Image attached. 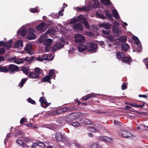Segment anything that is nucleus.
<instances>
[{
    "label": "nucleus",
    "instance_id": "obj_1",
    "mask_svg": "<svg viewBox=\"0 0 148 148\" xmlns=\"http://www.w3.org/2000/svg\"><path fill=\"white\" fill-rule=\"evenodd\" d=\"M65 38H61L60 39L61 42H57L53 46L52 50L53 52L57 50H58L61 49L64 45V44H68V42L65 39Z\"/></svg>",
    "mask_w": 148,
    "mask_h": 148
},
{
    "label": "nucleus",
    "instance_id": "obj_2",
    "mask_svg": "<svg viewBox=\"0 0 148 148\" xmlns=\"http://www.w3.org/2000/svg\"><path fill=\"white\" fill-rule=\"evenodd\" d=\"M45 38H40L39 39V42L43 43L44 45L46 46L45 48L46 51L48 52L49 49V47L53 42V40L50 38L46 39Z\"/></svg>",
    "mask_w": 148,
    "mask_h": 148
},
{
    "label": "nucleus",
    "instance_id": "obj_3",
    "mask_svg": "<svg viewBox=\"0 0 148 148\" xmlns=\"http://www.w3.org/2000/svg\"><path fill=\"white\" fill-rule=\"evenodd\" d=\"M108 39L111 42H113V44L114 45H119L122 42H125L127 40V38H108Z\"/></svg>",
    "mask_w": 148,
    "mask_h": 148
},
{
    "label": "nucleus",
    "instance_id": "obj_4",
    "mask_svg": "<svg viewBox=\"0 0 148 148\" xmlns=\"http://www.w3.org/2000/svg\"><path fill=\"white\" fill-rule=\"evenodd\" d=\"M130 39H131L136 44V47H137L138 48L135 49L133 50V51L136 52L137 51L138 52H140L142 49V47L141 46L139 40L138 38H129Z\"/></svg>",
    "mask_w": 148,
    "mask_h": 148
},
{
    "label": "nucleus",
    "instance_id": "obj_5",
    "mask_svg": "<svg viewBox=\"0 0 148 148\" xmlns=\"http://www.w3.org/2000/svg\"><path fill=\"white\" fill-rule=\"evenodd\" d=\"M87 49L89 51H92L95 53L97 49V45L93 42H89L86 44Z\"/></svg>",
    "mask_w": 148,
    "mask_h": 148
},
{
    "label": "nucleus",
    "instance_id": "obj_6",
    "mask_svg": "<svg viewBox=\"0 0 148 148\" xmlns=\"http://www.w3.org/2000/svg\"><path fill=\"white\" fill-rule=\"evenodd\" d=\"M79 116V113H73L67 116L65 119L66 121L69 122L73 121L78 118Z\"/></svg>",
    "mask_w": 148,
    "mask_h": 148
},
{
    "label": "nucleus",
    "instance_id": "obj_7",
    "mask_svg": "<svg viewBox=\"0 0 148 148\" xmlns=\"http://www.w3.org/2000/svg\"><path fill=\"white\" fill-rule=\"evenodd\" d=\"M118 134L119 136L124 138H127L130 137L132 135V134L130 132L122 130L119 132Z\"/></svg>",
    "mask_w": 148,
    "mask_h": 148
},
{
    "label": "nucleus",
    "instance_id": "obj_8",
    "mask_svg": "<svg viewBox=\"0 0 148 148\" xmlns=\"http://www.w3.org/2000/svg\"><path fill=\"white\" fill-rule=\"evenodd\" d=\"M8 61L10 62H14L17 64L23 63V60L22 58H19L17 57H14L8 59Z\"/></svg>",
    "mask_w": 148,
    "mask_h": 148
},
{
    "label": "nucleus",
    "instance_id": "obj_9",
    "mask_svg": "<svg viewBox=\"0 0 148 148\" xmlns=\"http://www.w3.org/2000/svg\"><path fill=\"white\" fill-rule=\"evenodd\" d=\"M27 30L25 27L21 28L17 31V35L18 36H25L27 33Z\"/></svg>",
    "mask_w": 148,
    "mask_h": 148
},
{
    "label": "nucleus",
    "instance_id": "obj_10",
    "mask_svg": "<svg viewBox=\"0 0 148 148\" xmlns=\"http://www.w3.org/2000/svg\"><path fill=\"white\" fill-rule=\"evenodd\" d=\"M27 33L26 37H36V31L32 28H29L27 30Z\"/></svg>",
    "mask_w": 148,
    "mask_h": 148
},
{
    "label": "nucleus",
    "instance_id": "obj_11",
    "mask_svg": "<svg viewBox=\"0 0 148 148\" xmlns=\"http://www.w3.org/2000/svg\"><path fill=\"white\" fill-rule=\"evenodd\" d=\"M8 71H10L11 73H13L15 71H17L19 70L18 66L13 65L10 64L8 66Z\"/></svg>",
    "mask_w": 148,
    "mask_h": 148
},
{
    "label": "nucleus",
    "instance_id": "obj_12",
    "mask_svg": "<svg viewBox=\"0 0 148 148\" xmlns=\"http://www.w3.org/2000/svg\"><path fill=\"white\" fill-rule=\"evenodd\" d=\"M74 29L80 32H82L83 30V25L79 23H75L73 25Z\"/></svg>",
    "mask_w": 148,
    "mask_h": 148
},
{
    "label": "nucleus",
    "instance_id": "obj_13",
    "mask_svg": "<svg viewBox=\"0 0 148 148\" xmlns=\"http://www.w3.org/2000/svg\"><path fill=\"white\" fill-rule=\"evenodd\" d=\"M23 46V41L21 40H19L14 43V48L20 50L21 49Z\"/></svg>",
    "mask_w": 148,
    "mask_h": 148
},
{
    "label": "nucleus",
    "instance_id": "obj_14",
    "mask_svg": "<svg viewBox=\"0 0 148 148\" xmlns=\"http://www.w3.org/2000/svg\"><path fill=\"white\" fill-rule=\"evenodd\" d=\"M25 50L27 53L30 55H32L33 54V51L32 46L30 44H28L25 47Z\"/></svg>",
    "mask_w": 148,
    "mask_h": 148
},
{
    "label": "nucleus",
    "instance_id": "obj_15",
    "mask_svg": "<svg viewBox=\"0 0 148 148\" xmlns=\"http://www.w3.org/2000/svg\"><path fill=\"white\" fill-rule=\"evenodd\" d=\"M98 139L101 141H103L109 143H111L112 142L111 138L106 136H100L99 137Z\"/></svg>",
    "mask_w": 148,
    "mask_h": 148
},
{
    "label": "nucleus",
    "instance_id": "obj_16",
    "mask_svg": "<svg viewBox=\"0 0 148 148\" xmlns=\"http://www.w3.org/2000/svg\"><path fill=\"white\" fill-rule=\"evenodd\" d=\"M55 32V30L53 29H49L44 34V36H41L40 37H48L47 35H49V36H52Z\"/></svg>",
    "mask_w": 148,
    "mask_h": 148
},
{
    "label": "nucleus",
    "instance_id": "obj_17",
    "mask_svg": "<svg viewBox=\"0 0 148 148\" xmlns=\"http://www.w3.org/2000/svg\"><path fill=\"white\" fill-rule=\"evenodd\" d=\"M56 138L59 141H62L65 138V136L64 134L57 132L56 134Z\"/></svg>",
    "mask_w": 148,
    "mask_h": 148
},
{
    "label": "nucleus",
    "instance_id": "obj_18",
    "mask_svg": "<svg viewBox=\"0 0 148 148\" xmlns=\"http://www.w3.org/2000/svg\"><path fill=\"white\" fill-rule=\"evenodd\" d=\"M75 42L77 44H80L84 42L86 40L85 38H74Z\"/></svg>",
    "mask_w": 148,
    "mask_h": 148
},
{
    "label": "nucleus",
    "instance_id": "obj_19",
    "mask_svg": "<svg viewBox=\"0 0 148 148\" xmlns=\"http://www.w3.org/2000/svg\"><path fill=\"white\" fill-rule=\"evenodd\" d=\"M99 26L100 28L103 27L104 28L108 29H109L111 27V24L110 23H100L99 25Z\"/></svg>",
    "mask_w": 148,
    "mask_h": 148
},
{
    "label": "nucleus",
    "instance_id": "obj_20",
    "mask_svg": "<svg viewBox=\"0 0 148 148\" xmlns=\"http://www.w3.org/2000/svg\"><path fill=\"white\" fill-rule=\"evenodd\" d=\"M113 30L114 35L117 37L119 36L121 33V29L119 28L116 27L114 25L113 27Z\"/></svg>",
    "mask_w": 148,
    "mask_h": 148
},
{
    "label": "nucleus",
    "instance_id": "obj_21",
    "mask_svg": "<svg viewBox=\"0 0 148 148\" xmlns=\"http://www.w3.org/2000/svg\"><path fill=\"white\" fill-rule=\"evenodd\" d=\"M45 26V23L43 22L38 25L36 27V29L40 32L42 31Z\"/></svg>",
    "mask_w": 148,
    "mask_h": 148
},
{
    "label": "nucleus",
    "instance_id": "obj_22",
    "mask_svg": "<svg viewBox=\"0 0 148 148\" xmlns=\"http://www.w3.org/2000/svg\"><path fill=\"white\" fill-rule=\"evenodd\" d=\"M29 78L33 79H39V76L38 74L32 72L29 73Z\"/></svg>",
    "mask_w": 148,
    "mask_h": 148
},
{
    "label": "nucleus",
    "instance_id": "obj_23",
    "mask_svg": "<svg viewBox=\"0 0 148 148\" xmlns=\"http://www.w3.org/2000/svg\"><path fill=\"white\" fill-rule=\"evenodd\" d=\"M80 122L83 124L90 125L91 124V121L87 119L83 118L80 120Z\"/></svg>",
    "mask_w": 148,
    "mask_h": 148
},
{
    "label": "nucleus",
    "instance_id": "obj_24",
    "mask_svg": "<svg viewBox=\"0 0 148 148\" xmlns=\"http://www.w3.org/2000/svg\"><path fill=\"white\" fill-rule=\"evenodd\" d=\"M78 49L79 52H83L87 49L86 45H84L82 44L79 45L78 47Z\"/></svg>",
    "mask_w": 148,
    "mask_h": 148
},
{
    "label": "nucleus",
    "instance_id": "obj_25",
    "mask_svg": "<svg viewBox=\"0 0 148 148\" xmlns=\"http://www.w3.org/2000/svg\"><path fill=\"white\" fill-rule=\"evenodd\" d=\"M122 61L123 62L127 63L130 65V63L132 62V60L130 57H124L123 59L122 60Z\"/></svg>",
    "mask_w": 148,
    "mask_h": 148
},
{
    "label": "nucleus",
    "instance_id": "obj_26",
    "mask_svg": "<svg viewBox=\"0 0 148 148\" xmlns=\"http://www.w3.org/2000/svg\"><path fill=\"white\" fill-rule=\"evenodd\" d=\"M116 56L117 59L119 60H122L125 57L124 54L121 52H117Z\"/></svg>",
    "mask_w": 148,
    "mask_h": 148
},
{
    "label": "nucleus",
    "instance_id": "obj_27",
    "mask_svg": "<svg viewBox=\"0 0 148 148\" xmlns=\"http://www.w3.org/2000/svg\"><path fill=\"white\" fill-rule=\"evenodd\" d=\"M16 143L22 146L24 148H27L28 146L26 144L23 142L21 140L18 139L16 140Z\"/></svg>",
    "mask_w": 148,
    "mask_h": 148
},
{
    "label": "nucleus",
    "instance_id": "obj_28",
    "mask_svg": "<svg viewBox=\"0 0 148 148\" xmlns=\"http://www.w3.org/2000/svg\"><path fill=\"white\" fill-rule=\"evenodd\" d=\"M130 48L129 45L125 43H123L121 46L122 50L123 51H127Z\"/></svg>",
    "mask_w": 148,
    "mask_h": 148
},
{
    "label": "nucleus",
    "instance_id": "obj_29",
    "mask_svg": "<svg viewBox=\"0 0 148 148\" xmlns=\"http://www.w3.org/2000/svg\"><path fill=\"white\" fill-rule=\"evenodd\" d=\"M112 14L113 16L115 18L118 19L119 18V15L118 12L116 10L114 9L112 10Z\"/></svg>",
    "mask_w": 148,
    "mask_h": 148
},
{
    "label": "nucleus",
    "instance_id": "obj_30",
    "mask_svg": "<svg viewBox=\"0 0 148 148\" xmlns=\"http://www.w3.org/2000/svg\"><path fill=\"white\" fill-rule=\"evenodd\" d=\"M12 44V40H10L9 41L5 43H4V47H5L7 48H10L11 47Z\"/></svg>",
    "mask_w": 148,
    "mask_h": 148
},
{
    "label": "nucleus",
    "instance_id": "obj_31",
    "mask_svg": "<svg viewBox=\"0 0 148 148\" xmlns=\"http://www.w3.org/2000/svg\"><path fill=\"white\" fill-rule=\"evenodd\" d=\"M39 101L41 103V104L43 103L47 105V106L49 105L48 104L47 102V101L45 98L44 97H41L40 98Z\"/></svg>",
    "mask_w": 148,
    "mask_h": 148
},
{
    "label": "nucleus",
    "instance_id": "obj_32",
    "mask_svg": "<svg viewBox=\"0 0 148 148\" xmlns=\"http://www.w3.org/2000/svg\"><path fill=\"white\" fill-rule=\"evenodd\" d=\"M76 8L80 12L81 11H84L86 12H87L88 10V9L85 7V6L82 7V8H80L79 7H77Z\"/></svg>",
    "mask_w": 148,
    "mask_h": 148
},
{
    "label": "nucleus",
    "instance_id": "obj_33",
    "mask_svg": "<svg viewBox=\"0 0 148 148\" xmlns=\"http://www.w3.org/2000/svg\"><path fill=\"white\" fill-rule=\"evenodd\" d=\"M101 2L102 4L106 5L112 4V3L110 0H101Z\"/></svg>",
    "mask_w": 148,
    "mask_h": 148
},
{
    "label": "nucleus",
    "instance_id": "obj_34",
    "mask_svg": "<svg viewBox=\"0 0 148 148\" xmlns=\"http://www.w3.org/2000/svg\"><path fill=\"white\" fill-rule=\"evenodd\" d=\"M8 66L0 67V72H7L8 71Z\"/></svg>",
    "mask_w": 148,
    "mask_h": 148
},
{
    "label": "nucleus",
    "instance_id": "obj_35",
    "mask_svg": "<svg viewBox=\"0 0 148 148\" xmlns=\"http://www.w3.org/2000/svg\"><path fill=\"white\" fill-rule=\"evenodd\" d=\"M91 148H101V146L98 143H94L91 145Z\"/></svg>",
    "mask_w": 148,
    "mask_h": 148
},
{
    "label": "nucleus",
    "instance_id": "obj_36",
    "mask_svg": "<svg viewBox=\"0 0 148 148\" xmlns=\"http://www.w3.org/2000/svg\"><path fill=\"white\" fill-rule=\"evenodd\" d=\"M130 105L132 107H135L136 108H143L145 105V103H143L142 105H137L136 103H130Z\"/></svg>",
    "mask_w": 148,
    "mask_h": 148
},
{
    "label": "nucleus",
    "instance_id": "obj_37",
    "mask_svg": "<svg viewBox=\"0 0 148 148\" xmlns=\"http://www.w3.org/2000/svg\"><path fill=\"white\" fill-rule=\"evenodd\" d=\"M85 19H86L84 18V16L82 14H80L77 16V20L79 22L81 23L84 21Z\"/></svg>",
    "mask_w": 148,
    "mask_h": 148
},
{
    "label": "nucleus",
    "instance_id": "obj_38",
    "mask_svg": "<svg viewBox=\"0 0 148 148\" xmlns=\"http://www.w3.org/2000/svg\"><path fill=\"white\" fill-rule=\"evenodd\" d=\"M20 138H21V140L27 143L31 142L32 141V139L28 137H22Z\"/></svg>",
    "mask_w": 148,
    "mask_h": 148
},
{
    "label": "nucleus",
    "instance_id": "obj_39",
    "mask_svg": "<svg viewBox=\"0 0 148 148\" xmlns=\"http://www.w3.org/2000/svg\"><path fill=\"white\" fill-rule=\"evenodd\" d=\"M43 60H50L49 55L46 54H42L41 55Z\"/></svg>",
    "mask_w": 148,
    "mask_h": 148
},
{
    "label": "nucleus",
    "instance_id": "obj_40",
    "mask_svg": "<svg viewBox=\"0 0 148 148\" xmlns=\"http://www.w3.org/2000/svg\"><path fill=\"white\" fill-rule=\"evenodd\" d=\"M68 110V108L67 107H64L58 110V112L62 113L67 111Z\"/></svg>",
    "mask_w": 148,
    "mask_h": 148
},
{
    "label": "nucleus",
    "instance_id": "obj_41",
    "mask_svg": "<svg viewBox=\"0 0 148 148\" xmlns=\"http://www.w3.org/2000/svg\"><path fill=\"white\" fill-rule=\"evenodd\" d=\"M82 23H84V26L86 28L88 29L89 28L90 26L86 19H85L84 21L82 22Z\"/></svg>",
    "mask_w": 148,
    "mask_h": 148
},
{
    "label": "nucleus",
    "instance_id": "obj_42",
    "mask_svg": "<svg viewBox=\"0 0 148 148\" xmlns=\"http://www.w3.org/2000/svg\"><path fill=\"white\" fill-rule=\"evenodd\" d=\"M34 71L38 75L42 72V70L38 67L34 69Z\"/></svg>",
    "mask_w": 148,
    "mask_h": 148
},
{
    "label": "nucleus",
    "instance_id": "obj_43",
    "mask_svg": "<svg viewBox=\"0 0 148 148\" xmlns=\"http://www.w3.org/2000/svg\"><path fill=\"white\" fill-rule=\"evenodd\" d=\"M22 70L26 75H27L28 73L29 69H28L26 67H23L22 68Z\"/></svg>",
    "mask_w": 148,
    "mask_h": 148
},
{
    "label": "nucleus",
    "instance_id": "obj_44",
    "mask_svg": "<svg viewBox=\"0 0 148 148\" xmlns=\"http://www.w3.org/2000/svg\"><path fill=\"white\" fill-rule=\"evenodd\" d=\"M51 77L48 75L45 76L43 77L42 78V81L44 82H47L49 81V80H50Z\"/></svg>",
    "mask_w": 148,
    "mask_h": 148
},
{
    "label": "nucleus",
    "instance_id": "obj_45",
    "mask_svg": "<svg viewBox=\"0 0 148 148\" xmlns=\"http://www.w3.org/2000/svg\"><path fill=\"white\" fill-rule=\"evenodd\" d=\"M27 78H25L22 79L20 84H19V86H21V87H22L23 85V84L27 80Z\"/></svg>",
    "mask_w": 148,
    "mask_h": 148
},
{
    "label": "nucleus",
    "instance_id": "obj_46",
    "mask_svg": "<svg viewBox=\"0 0 148 148\" xmlns=\"http://www.w3.org/2000/svg\"><path fill=\"white\" fill-rule=\"evenodd\" d=\"M100 3L98 1H95L93 4V7L94 8L98 7L100 5Z\"/></svg>",
    "mask_w": 148,
    "mask_h": 148
},
{
    "label": "nucleus",
    "instance_id": "obj_47",
    "mask_svg": "<svg viewBox=\"0 0 148 148\" xmlns=\"http://www.w3.org/2000/svg\"><path fill=\"white\" fill-rule=\"evenodd\" d=\"M96 14L97 16H99L100 18L103 19H105L106 18V16L102 14H100L98 13H97Z\"/></svg>",
    "mask_w": 148,
    "mask_h": 148
},
{
    "label": "nucleus",
    "instance_id": "obj_48",
    "mask_svg": "<svg viewBox=\"0 0 148 148\" xmlns=\"http://www.w3.org/2000/svg\"><path fill=\"white\" fill-rule=\"evenodd\" d=\"M88 129L90 132H95L96 131V129L92 127L89 126L88 127Z\"/></svg>",
    "mask_w": 148,
    "mask_h": 148
},
{
    "label": "nucleus",
    "instance_id": "obj_49",
    "mask_svg": "<svg viewBox=\"0 0 148 148\" xmlns=\"http://www.w3.org/2000/svg\"><path fill=\"white\" fill-rule=\"evenodd\" d=\"M65 8L64 6H63L61 9L60 10V11L59 12V16H62L63 15V13L62 12H64V8Z\"/></svg>",
    "mask_w": 148,
    "mask_h": 148
},
{
    "label": "nucleus",
    "instance_id": "obj_50",
    "mask_svg": "<svg viewBox=\"0 0 148 148\" xmlns=\"http://www.w3.org/2000/svg\"><path fill=\"white\" fill-rule=\"evenodd\" d=\"M54 70L51 69L49 71V74L48 75L51 78V77H52L54 75Z\"/></svg>",
    "mask_w": 148,
    "mask_h": 148
},
{
    "label": "nucleus",
    "instance_id": "obj_51",
    "mask_svg": "<svg viewBox=\"0 0 148 148\" xmlns=\"http://www.w3.org/2000/svg\"><path fill=\"white\" fill-rule=\"evenodd\" d=\"M78 20L76 18H74L73 19H72L70 21V23L71 24H74L76 23Z\"/></svg>",
    "mask_w": 148,
    "mask_h": 148
},
{
    "label": "nucleus",
    "instance_id": "obj_52",
    "mask_svg": "<svg viewBox=\"0 0 148 148\" xmlns=\"http://www.w3.org/2000/svg\"><path fill=\"white\" fill-rule=\"evenodd\" d=\"M106 14V16L109 18H111L112 17L111 15L110 12L108 10H106L105 11Z\"/></svg>",
    "mask_w": 148,
    "mask_h": 148
},
{
    "label": "nucleus",
    "instance_id": "obj_53",
    "mask_svg": "<svg viewBox=\"0 0 148 148\" xmlns=\"http://www.w3.org/2000/svg\"><path fill=\"white\" fill-rule=\"evenodd\" d=\"M28 101L30 103L33 104H36V103L35 101L33 100L32 99H31V98H29L28 99Z\"/></svg>",
    "mask_w": 148,
    "mask_h": 148
},
{
    "label": "nucleus",
    "instance_id": "obj_54",
    "mask_svg": "<svg viewBox=\"0 0 148 148\" xmlns=\"http://www.w3.org/2000/svg\"><path fill=\"white\" fill-rule=\"evenodd\" d=\"M5 53V49L3 48H0V54L3 55Z\"/></svg>",
    "mask_w": 148,
    "mask_h": 148
},
{
    "label": "nucleus",
    "instance_id": "obj_55",
    "mask_svg": "<svg viewBox=\"0 0 148 148\" xmlns=\"http://www.w3.org/2000/svg\"><path fill=\"white\" fill-rule=\"evenodd\" d=\"M110 29H108L106 30H102V32L104 34H108L110 32Z\"/></svg>",
    "mask_w": 148,
    "mask_h": 148
},
{
    "label": "nucleus",
    "instance_id": "obj_56",
    "mask_svg": "<svg viewBox=\"0 0 148 148\" xmlns=\"http://www.w3.org/2000/svg\"><path fill=\"white\" fill-rule=\"evenodd\" d=\"M38 11V9L36 8H31L30 9V11L31 12L33 13H35L36 12H37Z\"/></svg>",
    "mask_w": 148,
    "mask_h": 148
},
{
    "label": "nucleus",
    "instance_id": "obj_57",
    "mask_svg": "<svg viewBox=\"0 0 148 148\" xmlns=\"http://www.w3.org/2000/svg\"><path fill=\"white\" fill-rule=\"evenodd\" d=\"M72 125L75 127H77L79 126L80 124L77 122H74L72 123Z\"/></svg>",
    "mask_w": 148,
    "mask_h": 148
},
{
    "label": "nucleus",
    "instance_id": "obj_58",
    "mask_svg": "<svg viewBox=\"0 0 148 148\" xmlns=\"http://www.w3.org/2000/svg\"><path fill=\"white\" fill-rule=\"evenodd\" d=\"M38 145V144L37 143H33L31 147L32 148H35L37 147Z\"/></svg>",
    "mask_w": 148,
    "mask_h": 148
},
{
    "label": "nucleus",
    "instance_id": "obj_59",
    "mask_svg": "<svg viewBox=\"0 0 148 148\" xmlns=\"http://www.w3.org/2000/svg\"><path fill=\"white\" fill-rule=\"evenodd\" d=\"M148 61V58H147L144 59L143 60V62L145 63V64L146 65L147 67V69H148V62L147 63V64H146V63Z\"/></svg>",
    "mask_w": 148,
    "mask_h": 148
},
{
    "label": "nucleus",
    "instance_id": "obj_60",
    "mask_svg": "<svg viewBox=\"0 0 148 148\" xmlns=\"http://www.w3.org/2000/svg\"><path fill=\"white\" fill-rule=\"evenodd\" d=\"M86 34L88 36H93V34L91 32H87L86 33Z\"/></svg>",
    "mask_w": 148,
    "mask_h": 148
},
{
    "label": "nucleus",
    "instance_id": "obj_61",
    "mask_svg": "<svg viewBox=\"0 0 148 148\" xmlns=\"http://www.w3.org/2000/svg\"><path fill=\"white\" fill-rule=\"evenodd\" d=\"M36 60L40 61H42L43 60V59L42 58L41 56H40L36 58Z\"/></svg>",
    "mask_w": 148,
    "mask_h": 148
},
{
    "label": "nucleus",
    "instance_id": "obj_62",
    "mask_svg": "<svg viewBox=\"0 0 148 148\" xmlns=\"http://www.w3.org/2000/svg\"><path fill=\"white\" fill-rule=\"evenodd\" d=\"M128 36L130 37H137L133 34H132L131 32H128L127 33Z\"/></svg>",
    "mask_w": 148,
    "mask_h": 148
},
{
    "label": "nucleus",
    "instance_id": "obj_63",
    "mask_svg": "<svg viewBox=\"0 0 148 148\" xmlns=\"http://www.w3.org/2000/svg\"><path fill=\"white\" fill-rule=\"evenodd\" d=\"M25 121H26V119L24 118H22L21 119V120H20V123L21 124H23L24 122H25Z\"/></svg>",
    "mask_w": 148,
    "mask_h": 148
},
{
    "label": "nucleus",
    "instance_id": "obj_64",
    "mask_svg": "<svg viewBox=\"0 0 148 148\" xmlns=\"http://www.w3.org/2000/svg\"><path fill=\"white\" fill-rule=\"evenodd\" d=\"M121 87L122 90H124L126 88L127 86L126 84H123L122 85Z\"/></svg>",
    "mask_w": 148,
    "mask_h": 148
}]
</instances>
